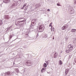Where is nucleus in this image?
<instances>
[{"mask_svg": "<svg viewBox=\"0 0 76 76\" xmlns=\"http://www.w3.org/2000/svg\"><path fill=\"white\" fill-rule=\"evenodd\" d=\"M45 29V27L43 25H42L40 26L39 27L37 28V30L38 32H43Z\"/></svg>", "mask_w": 76, "mask_h": 76, "instance_id": "nucleus-1", "label": "nucleus"}, {"mask_svg": "<svg viewBox=\"0 0 76 76\" xmlns=\"http://www.w3.org/2000/svg\"><path fill=\"white\" fill-rule=\"evenodd\" d=\"M13 3H12V5L10 7V9H12L13 7H15L17 6V2L13 1Z\"/></svg>", "mask_w": 76, "mask_h": 76, "instance_id": "nucleus-2", "label": "nucleus"}, {"mask_svg": "<svg viewBox=\"0 0 76 76\" xmlns=\"http://www.w3.org/2000/svg\"><path fill=\"white\" fill-rule=\"evenodd\" d=\"M68 10L70 12V14H73L75 13V10L72 7H69Z\"/></svg>", "mask_w": 76, "mask_h": 76, "instance_id": "nucleus-3", "label": "nucleus"}, {"mask_svg": "<svg viewBox=\"0 0 76 76\" xmlns=\"http://www.w3.org/2000/svg\"><path fill=\"white\" fill-rule=\"evenodd\" d=\"M26 64L28 66H32V63L31 61H28L26 63Z\"/></svg>", "mask_w": 76, "mask_h": 76, "instance_id": "nucleus-4", "label": "nucleus"}, {"mask_svg": "<svg viewBox=\"0 0 76 76\" xmlns=\"http://www.w3.org/2000/svg\"><path fill=\"white\" fill-rule=\"evenodd\" d=\"M24 22V20H23L20 21H16L15 22V24L16 25H17V26H18L19 25L18 24H19V23H21V22Z\"/></svg>", "mask_w": 76, "mask_h": 76, "instance_id": "nucleus-5", "label": "nucleus"}, {"mask_svg": "<svg viewBox=\"0 0 76 76\" xmlns=\"http://www.w3.org/2000/svg\"><path fill=\"white\" fill-rule=\"evenodd\" d=\"M68 28V25L66 24L64 25L62 28V30H64V29H66V28Z\"/></svg>", "mask_w": 76, "mask_h": 76, "instance_id": "nucleus-6", "label": "nucleus"}, {"mask_svg": "<svg viewBox=\"0 0 76 76\" xmlns=\"http://www.w3.org/2000/svg\"><path fill=\"white\" fill-rule=\"evenodd\" d=\"M73 47V46H72V45L71 44L69 45L68 46V48H69V49H70V50H72Z\"/></svg>", "mask_w": 76, "mask_h": 76, "instance_id": "nucleus-7", "label": "nucleus"}, {"mask_svg": "<svg viewBox=\"0 0 76 76\" xmlns=\"http://www.w3.org/2000/svg\"><path fill=\"white\" fill-rule=\"evenodd\" d=\"M35 24H33L32 23H31V25L30 26V28H31L32 31H34V28L35 26Z\"/></svg>", "mask_w": 76, "mask_h": 76, "instance_id": "nucleus-8", "label": "nucleus"}, {"mask_svg": "<svg viewBox=\"0 0 76 76\" xmlns=\"http://www.w3.org/2000/svg\"><path fill=\"white\" fill-rule=\"evenodd\" d=\"M4 18L5 19H9L10 18V16H9L8 15H5L4 16Z\"/></svg>", "mask_w": 76, "mask_h": 76, "instance_id": "nucleus-9", "label": "nucleus"}, {"mask_svg": "<svg viewBox=\"0 0 76 76\" xmlns=\"http://www.w3.org/2000/svg\"><path fill=\"white\" fill-rule=\"evenodd\" d=\"M10 1V0H4L3 2L5 3H9Z\"/></svg>", "mask_w": 76, "mask_h": 76, "instance_id": "nucleus-10", "label": "nucleus"}, {"mask_svg": "<svg viewBox=\"0 0 76 76\" xmlns=\"http://www.w3.org/2000/svg\"><path fill=\"white\" fill-rule=\"evenodd\" d=\"M69 72V69H66L65 72V73L66 74L65 75H67V73H68Z\"/></svg>", "mask_w": 76, "mask_h": 76, "instance_id": "nucleus-11", "label": "nucleus"}, {"mask_svg": "<svg viewBox=\"0 0 76 76\" xmlns=\"http://www.w3.org/2000/svg\"><path fill=\"white\" fill-rule=\"evenodd\" d=\"M58 56V55L57 54V53H55L54 55H53V57L54 58H56V57H57Z\"/></svg>", "mask_w": 76, "mask_h": 76, "instance_id": "nucleus-12", "label": "nucleus"}, {"mask_svg": "<svg viewBox=\"0 0 76 76\" xmlns=\"http://www.w3.org/2000/svg\"><path fill=\"white\" fill-rule=\"evenodd\" d=\"M36 9H38V8H39V7H40V5L39 4H37L36 5Z\"/></svg>", "mask_w": 76, "mask_h": 76, "instance_id": "nucleus-13", "label": "nucleus"}, {"mask_svg": "<svg viewBox=\"0 0 76 76\" xmlns=\"http://www.w3.org/2000/svg\"><path fill=\"white\" fill-rule=\"evenodd\" d=\"M72 50L70 49H68L66 51V53H70V52H71V51H72Z\"/></svg>", "mask_w": 76, "mask_h": 76, "instance_id": "nucleus-14", "label": "nucleus"}, {"mask_svg": "<svg viewBox=\"0 0 76 76\" xmlns=\"http://www.w3.org/2000/svg\"><path fill=\"white\" fill-rule=\"evenodd\" d=\"M45 68H43L41 70V72L42 73L43 72H45Z\"/></svg>", "mask_w": 76, "mask_h": 76, "instance_id": "nucleus-15", "label": "nucleus"}, {"mask_svg": "<svg viewBox=\"0 0 76 76\" xmlns=\"http://www.w3.org/2000/svg\"><path fill=\"white\" fill-rule=\"evenodd\" d=\"M59 65H61V64H62V61H61V60L59 61Z\"/></svg>", "mask_w": 76, "mask_h": 76, "instance_id": "nucleus-16", "label": "nucleus"}, {"mask_svg": "<svg viewBox=\"0 0 76 76\" xmlns=\"http://www.w3.org/2000/svg\"><path fill=\"white\" fill-rule=\"evenodd\" d=\"M76 29H72V30H71V32H76Z\"/></svg>", "mask_w": 76, "mask_h": 76, "instance_id": "nucleus-17", "label": "nucleus"}, {"mask_svg": "<svg viewBox=\"0 0 76 76\" xmlns=\"http://www.w3.org/2000/svg\"><path fill=\"white\" fill-rule=\"evenodd\" d=\"M12 27V26H10V27H9L8 28H7V31H9V29H10Z\"/></svg>", "mask_w": 76, "mask_h": 76, "instance_id": "nucleus-18", "label": "nucleus"}, {"mask_svg": "<svg viewBox=\"0 0 76 76\" xmlns=\"http://www.w3.org/2000/svg\"><path fill=\"white\" fill-rule=\"evenodd\" d=\"M25 38H27L28 37V34H26L24 35Z\"/></svg>", "mask_w": 76, "mask_h": 76, "instance_id": "nucleus-19", "label": "nucleus"}, {"mask_svg": "<svg viewBox=\"0 0 76 76\" xmlns=\"http://www.w3.org/2000/svg\"><path fill=\"white\" fill-rule=\"evenodd\" d=\"M5 74V75H6V74H7V75H10V72L8 71L7 72H6Z\"/></svg>", "mask_w": 76, "mask_h": 76, "instance_id": "nucleus-20", "label": "nucleus"}, {"mask_svg": "<svg viewBox=\"0 0 76 76\" xmlns=\"http://www.w3.org/2000/svg\"><path fill=\"white\" fill-rule=\"evenodd\" d=\"M3 24V22H2V20H0V26H1V25Z\"/></svg>", "mask_w": 76, "mask_h": 76, "instance_id": "nucleus-21", "label": "nucleus"}, {"mask_svg": "<svg viewBox=\"0 0 76 76\" xmlns=\"http://www.w3.org/2000/svg\"><path fill=\"white\" fill-rule=\"evenodd\" d=\"M15 71H16L17 73H19V69H16L15 70Z\"/></svg>", "mask_w": 76, "mask_h": 76, "instance_id": "nucleus-22", "label": "nucleus"}, {"mask_svg": "<svg viewBox=\"0 0 76 76\" xmlns=\"http://www.w3.org/2000/svg\"><path fill=\"white\" fill-rule=\"evenodd\" d=\"M47 37H48V35H47V34H45L44 35V37H45V38H47Z\"/></svg>", "mask_w": 76, "mask_h": 76, "instance_id": "nucleus-23", "label": "nucleus"}, {"mask_svg": "<svg viewBox=\"0 0 76 76\" xmlns=\"http://www.w3.org/2000/svg\"><path fill=\"white\" fill-rule=\"evenodd\" d=\"M43 66L44 67H47V64L45 63L44 64H43Z\"/></svg>", "mask_w": 76, "mask_h": 76, "instance_id": "nucleus-24", "label": "nucleus"}, {"mask_svg": "<svg viewBox=\"0 0 76 76\" xmlns=\"http://www.w3.org/2000/svg\"><path fill=\"white\" fill-rule=\"evenodd\" d=\"M53 23L51 22V23H50V24L49 25V26H51V27H52L53 26L51 25H52V24Z\"/></svg>", "mask_w": 76, "mask_h": 76, "instance_id": "nucleus-25", "label": "nucleus"}, {"mask_svg": "<svg viewBox=\"0 0 76 76\" xmlns=\"http://www.w3.org/2000/svg\"><path fill=\"white\" fill-rule=\"evenodd\" d=\"M31 23L33 24V25H34V23H35V22L32 21Z\"/></svg>", "mask_w": 76, "mask_h": 76, "instance_id": "nucleus-26", "label": "nucleus"}, {"mask_svg": "<svg viewBox=\"0 0 76 76\" xmlns=\"http://www.w3.org/2000/svg\"><path fill=\"white\" fill-rule=\"evenodd\" d=\"M42 39H45V38L44 37V36H43L42 38Z\"/></svg>", "mask_w": 76, "mask_h": 76, "instance_id": "nucleus-27", "label": "nucleus"}, {"mask_svg": "<svg viewBox=\"0 0 76 76\" xmlns=\"http://www.w3.org/2000/svg\"><path fill=\"white\" fill-rule=\"evenodd\" d=\"M57 6H60V4H59V3H58L57 4Z\"/></svg>", "mask_w": 76, "mask_h": 76, "instance_id": "nucleus-28", "label": "nucleus"}, {"mask_svg": "<svg viewBox=\"0 0 76 76\" xmlns=\"http://www.w3.org/2000/svg\"><path fill=\"white\" fill-rule=\"evenodd\" d=\"M51 31L52 32L53 31H53H54V28H53V29H52V28H51Z\"/></svg>", "mask_w": 76, "mask_h": 76, "instance_id": "nucleus-29", "label": "nucleus"}, {"mask_svg": "<svg viewBox=\"0 0 76 76\" xmlns=\"http://www.w3.org/2000/svg\"><path fill=\"white\" fill-rule=\"evenodd\" d=\"M32 21H34V22L36 21V19H33L32 20Z\"/></svg>", "mask_w": 76, "mask_h": 76, "instance_id": "nucleus-30", "label": "nucleus"}, {"mask_svg": "<svg viewBox=\"0 0 76 76\" xmlns=\"http://www.w3.org/2000/svg\"><path fill=\"white\" fill-rule=\"evenodd\" d=\"M30 31H33L34 30H32V28H30Z\"/></svg>", "mask_w": 76, "mask_h": 76, "instance_id": "nucleus-31", "label": "nucleus"}, {"mask_svg": "<svg viewBox=\"0 0 76 76\" xmlns=\"http://www.w3.org/2000/svg\"><path fill=\"white\" fill-rule=\"evenodd\" d=\"M68 40V37H66L65 38L66 41H67Z\"/></svg>", "mask_w": 76, "mask_h": 76, "instance_id": "nucleus-32", "label": "nucleus"}, {"mask_svg": "<svg viewBox=\"0 0 76 76\" xmlns=\"http://www.w3.org/2000/svg\"><path fill=\"white\" fill-rule=\"evenodd\" d=\"M74 4H76V0H75Z\"/></svg>", "mask_w": 76, "mask_h": 76, "instance_id": "nucleus-33", "label": "nucleus"}, {"mask_svg": "<svg viewBox=\"0 0 76 76\" xmlns=\"http://www.w3.org/2000/svg\"><path fill=\"white\" fill-rule=\"evenodd\" d=\"M34 38V37H32L30 38L31 39H32Z\"/></svg>", "mask_w": 76, "mask_h": 76, "instance_id": "nucleus-34", "label": "nucleus"}, {"mask_svg": "<svg viewBox=\"0 0 76 76\" xmlns=\"http://www.w3.org/2000/svg\"><path fill=\"white\" fill-rule=\"evenodd\" d=\"M39 36V35H38V34H37L36 35V38H38V37Z\"/></svg>", "mask_w": 76, "mask_h": 76, "instance_id": "nucleus-35", "label": "nucleus"}, {"mask_svg": "<svg viewBox=\"0 0 76 76\" xmlns=\"http://www.w3.org/2000/svg\"><path fill=\"white\" fill-rule=\"evenodd\" d=\"M26 4H24L23 7H25V6H26Z\"/></svg>", "mask_w": 76, "mask_h": 76, "instance_id": "nucleus-36", "label": "nucleus"}, {"mask_svg": "<svg viewBox=\"0 0 76 76\" xmlns=\"http://www.w3.org/2000/svg\"><path fill=\"white\" fill-rule=\"evenodd\" d=\"M22 25H23V23H21V24H20L18 25L19 26Z\"/></svg>", "mask_w": 76, "mask_h": 76, "instance_id": "nucleus-37", "label": "nucleus"}, {"mask_svg": "<svg viewBox=\"0 0 76 76\" xmlns=\"http://www.w3.org/2000/svg\"><path fill=\"white\" fill-rule=\"evenodd\" d=\"M49 62H50V61H49V60H48V61L46 62V63H47V64H48V63H49Z\"/></svg>", "mask_w": 76, "mask_h": 76, "instance_id": "nucleus-38", "label": "nucleus"}, {"mask_svg": "<svg viewBox=\"0 0 76 76\" xmlns=\"http://www.w3.org/2000/svg\"><path fill=\"white\" fill-rule=\"evenodd\" d=\"M47 10L48 12H50V10L49 9H48Z\"/></svg>", "mask_w": 76, "mask_h": 76, "instance_id": "nucleus-39", "label": "nucleus"}, {"mask_svg": "<svg viewBox=\"0 0 76 76\" xmlns=\"http://www.w3.org/2000/svg\"><path fill=\"white\" fill-rule=\"evenodd\" d=\"M27 8H26L24 9V10H27Z\"/></svg>", "mask_w": 76, "mask_h": 76, "instance_id": "nucleus-40", "label": "nucleus"}, {"mask_svg": "<svg viewBox=\"0 0 76 76\" xmlns=\"http://www.w3.org/2000/svg\"><path fill=\"white\" fill-rule=\"evenodd\" d=\"M10 38H12V36H10Z\"/></svg>", "mask_w": 76, "mask_h": 76, "instance_id": "nucleus-41", "label": "nucleus"}, {"mask_svg": "<svg viewBox=\"0 0 76 76\" xmlns=\"http://www.w3.org/2000/svg\"><path fill=\"white\" fill-rule=\"evenodd\" d=\"M54 39V37H53V39Z\"/></svg>", "mask_w": 76, "mask_h": 76, "instance_id": "nucleus-42", "label": "nucleus"}, {"mask_svg": "<svg viewBox=\"0 0 76 76\" xmlns=\"http://www.w3.org/2000/svg\"><path fill=\"white\" fill-rule=\"evenodd\" d=\"M73 64H75V63H73Z\"/></svg>", "mask_w": 76, "mask_h": 76, "instance_id": "nucleus-43", "label": "nucleus"}, {"mask_svg": "<svg viewBox=\"0 0 76 76\" xmlns=\"http://www.w3.org/2000/svg\"><path fill=\"white\" fill-rule=\"evenodd\" d=\"M15 64V62H14V63H13V64Z\"/></svg>", "mask_w": 76, "mask_h": 76, "instance_id": "nucleus-44", "label": "nucleus"}, {"mask_svg": "<svg viewBox=\"0 0 76 76\" xmlns=\"http://www.w3.org/2000/svg\"><path fill=\"white\" fill-rule=\"evenodd\" d=\"M19 19H22V18H20Z\"/></svg>", "mask_w": 76, "mask_h": 76, "instance_id": "nucleus-45", "label": "nucleus"}, {"mask_svg": "<svg viewBox=\"0 0 76 76\" xmlns=\"http://www.w3.org/2000/svg\"><path fill=\"white\" fill-rule=\"evenodd\" d=\"M48 73H48V72H47Z\"/></svg>", "mask_w": 76, "mask_h": 76, "instance_id": "nucleus-46", "label": "nucleus"}, {"mask_svg": "<svg viewBox=\"0 0 76 76\" xmlns=\"http://www.w3.org/2000/svg\"><path fill=\"white\" fill-rule=\"evenodd\" d=\"M20 0H19V1H20Z\"/></svg>", "mask_w": 76, "mask_h": 76, "instance_id": "nucleus-47", "label": "nucleus"}, {"mask_svg": "<svg viewBox=\"0 0 76 76\" xmlns=\"http://www.w3.org/2000/svg\"><path fill=\"white\" fill-rule=\"evenodd\" d=\"M22 9H23V8H22Z\"/></svg>", "mask_w": 76, "mask_h": 76, "instance_id": "nucleus-48", "label": "nucleus"}, {"mask_svg": "<svg viewBox=\"0 0 76 76\" xmlns=\"http://www.w3.org/2000/svg\"><path fill=\"white\" fill-rule=\"evenodd\" d=\"M75 63H76V62H75Z\"/></svg>", "mask_w": 76, "mask_h": 76, "instance_id": "nucleus-49", "label": "nucleus"}]
</instances>
